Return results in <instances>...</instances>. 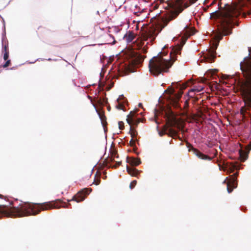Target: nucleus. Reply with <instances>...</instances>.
Instances as JSON below:
<instances>
[{
    "instance_id": "0eeeda50",
    "label": "nucleus",
    "mask_w": 251,
    "mask_h": 251,
    "mask_svg": "<svg viewBox=\"0 0 251 251\" xmlns=\"http://www.w3.org/2000/svg\"><path fill=\"white\" fill-rule=\"evenodd\" d=\"M91 191V188H84L74 195L72 199L68 200V201L70 202L71 201H75L77 202L82 201Z\"/></svg>"
},
{
    "instance_id": "b1692460",
    "label": "nucleus",
    "mask_w": 251,
    "mask_h": 251,
    "mask_svg": "<svg viewBox=\"0 0 251 251\" xmlns=\"http://www.w3.org/2000/svg\"><path fill=\"white\" fill-rule=\"evenodd\" d=\"M137 184V181L136 180H133L130 184L129 187L131 189L134 188L135 186Z\"/></svg>"
},
{
    "instance_id": "9b49d317",
    "label": "nucleus",
    "mask_w": 251,
    "mask_h": 251,
    "mask_svg": "<svg viewBox=\"0 0 251 251\" xmlns=\"http://www.w3.org/2000/svg\"><path fill=\"white\" fill-rule=\"evenodd\" d=\"M216 58V51L214 49L211 50L204 56V58L205 62L208 63H212L214 61Z\"/></svg>"
},
{
    "instance_id": "c9c22d12",
    "label": "nucleus",
    "mask_w": 251,
    "mask_h": 251,
    "mask_svg": "<svg viewBox=\"0 0 251 251\" xmlns=\"http://www.w3.org/2000/svg\"><path fill=\"white\" fill-rule=\"evenodd\" d=\"M142 50H143V52L144 53H146L147 52V50L144 49H143Z\"/></svg>"
},
{
    "instance_id": "f257e3e1",
    "label": "nucleus",
    "mask_w": 251,
    "mask_h": 251,
    "mask_svg": "<svg viewBox=\"0 0 251 251\" xmlns=\"http://www.w3.org/2000/svg\"><path fill=\"white\" fill-rule=\"evenodd\" d=\"M222 0H213L207 8L217 3L218 10L210 13V19L217 23L218 33L216 39L219 41L223 36H226L232 33L235 25H238L237 19L242 11L244 12L242 4H225L222 6ZM246 11H245V12Z\"/></svg>"
},
{
    "instance_id": "bb28decb",
    "label": "nucleus",
    "mask_w": 251,
    "mask_h": 251,
    "mask_svg": "<svg viewBox=\"0 0 251 251\" xmlns=\"http://www.w3.org/2000/svg\"><path fill=\"white\" fill-rule=\"evenodd\" d=\"M118 125L120 129L122 130L124 128V123L123 122H119Z\"/></svg>"
},
{
    "instance_id": "2eb2a0df",
    "label": "nucleus",
    "mask_w": 251,
    "mask_h": 251,
    "mask_svg": "<svg viewBox=\"0 0 251 251\" xmlns=\"http://www.w3.org/2000/svg\"><path fill=\"white\" fill-rule=\"evenodd\" d=\"M186 87H187L186 84H183L182 85L180 86L179 92L175 95L176 98H175L174 100H175V102L176 103V104H177V101L179 100V99L181 97V95L182 94V90L185 89L186 88Z\"/></svg>"
},
{
    "instance_id": "393cba45",
    "label": "nucleus",
    "mask_w": 251,
    "mask_h": 251,
    "mask_svg": "<svg viewBox=\"0 0 251 251\" xmlns=\"http://www.w3.org/2000/svg\"><path fill=\"white\" fill-rule=\"evenodd\" d=\"M11 64V60H7L5 64H4L2 67L4 68H6L10 66Z\"/></svg>"
},
{
    "instance_id": "c756f323",
    "label": "nucleus",
    "mask_w": 251,
    "mask_h": 251,
    "mask_svg": "<svg viewBox=\"0 0 251 251\" xmlns=\"http://www.w3.org/2000/svg\"><path fill=\"white\" fill-rule=\"evenodd\" d=\"M99 115H100V118L102 122H104V121H105V120H106V117H105V115L104 114H99Z\"/></svg>"
},
{
    "instance_id": "dca6fc26",
    "label": "nucleus",
    "mask_w": 251,
    "mask_h": 251,
    "mask_svg": "<svg viewBox=\"0 0 251 251\" xmlns=\"http://www.w3.org/2000/svg\"><path fill=\"white\" fill-rule=\"evenodd\" d=\"M134 38V33L130 31L127 32L124 37V39L128 43L132 42Z\"/></svg>"
},
{
    "instance_id": "9d476101",
    "label": "nucleus",
    "mask_w": 251,
    "mask_h": 251,
    "mask_svg": "<svg viewBox=\"0 0 251 251\" xmlns=\"http://www.w3.org/2000/svg\"><path fill=\"white\" fill-rule=\"evenodd\" d=\"M251 150V145L247 146L245 150H241L239 151L240 157L241 161H245L248 157V154Z\"/></svg>"
},
{
    "instance_id": "1a4fd4ad",
    "label": "nucleus",
    "mask_w": 251,
    "mask_h": 251,
    "mask_svg": "<svg viewBox=\"0 0 251 251\" xmlns=\"http://www.w3.org/2000/svg\"><path fill=\"white\" fill-rule=\"evenodd\" d=\"M238 175V173L236 172L230 176L229 178H228V181L227 182V190L229 193H231L233 189L237 186V177Z\"/></svg>"
},
{
    "instance_id": "4be33fe9",
    "label": "nucleus",
    "mask_w": 251,
    "mask_h": 251,
    "mask_svg": "<svg viewBox=\"0 0 251 251\" xmlns=\"http://www.w3.org/2000/svg\"><path fill=\"white\" fill-rule=\"evenodd\" d=\"M188 107H189V101H188V100H186L185 101L184 106H183V108L184 109V112H185V113L187 112V110H188Z\"/></svg>"
},
{
    "instance_id": "aec40b11",
    "label": "nucleus",
    "mask_w": 251,
    "mask_h": 251,
    "mask_svg": "<svg viewBox=\"0 0 251 251\" xmlns=\"http://www.w3.org/2000/svg\"><path fill=\"white\" fill-rule=\"evenodd\" d=\"M100 174L98 172H97L96 174L95 175V177L93 183L95 184L96 185H98L100 183Z\"/></svg>"
},
{
    "instance_id": "a211bd4d",
    "label": "nucleus",
    "mask_w": 251,
    "mask_h": 251,
    "mask_svg": "<svg viewBox=\"0 0 251 251\" xmlns=\"http://www.w3.org/2000/svg\"><path fill=\"white\" fill-rule=\"evenodd\" d=\"M165 134H168L169 136H171L174 139L176 138H179L177 135V132L176 130L173 129L172 128H169L167 130V132L165 133Z\"/></svg>"
},
{
    "instance_id": "cd10ccee",
    "label": "nucleus",
    "mask_w": 251,
    "mask_h": 251,
    "mask_svg": "<svg viewBox=\"0 0 251 251\" xmlns=\"http://www.w3.org/2000/svg\"><path fill=\"white\" fill-rule=\"evenodd\" d=\"M9 57V52H4L3 59L4 60H7Z\"/></svg>"
},
{
    "instance_id": "5701e85b",
    "label": "nucleus",
    "mask_w": 251,
    "mask_h": 251,
    "mask_svg": "<svg viewBox=\"0 0 251 251\" xmlns=\"http://www.w3.org/2000/svg\"><path fill=\"white\" fill-rule=\"evenodd\" d=\"M203 89V87L195 88L190 90V92H199L202 91Z\"/></svg>"
},
{
    "instance_id": "39448f33",
    "label": "nucleus",
    "mask_w": 251,
    "mask_h": 251,
    "mask_svg": "<svg viewBox=\"0 0 251 251\" xmlns=\"http://www.w3.org/2000/svg\"><path fill=\"white\" fill-rule=\"evenodd\" d=\"M240 68L246 78L242 87V95L246 105L251 109V59L244 58Z\"/></svg>"
},
{
    "instance_id": "473e14b6",
    "label": "nucleus",
    "mask_w": 251,
    "mask_h": 251,
    "mask_svg": "<svg viewBox=\"0 0 251 251\" xmlns=\"http://www.w3.org/2000/svg\"><path fill=\"white\" fill-rule=\"evenodd\" d=\"M228 181V177H226L225 180L223 181V183L227 184V182Z\"/></svg>"
},
{
    "instance_id": "72a5a7b5",
    "label": "nucleus",
    "mask_w": 251,
    "mask_h": 251,
    "mask_svg": "<svg viewBox=\"0 0 251 251\" xmlns=\"http://www.w3.org/2000/svg\"><path fill=\"white\" fill-rule=\"evenodd\" d=\"M234 168H230V170H228L227 172L228 173H231L234 171Z\"/></svg>"
},
{
    "instance_id": "7ed1b4c3",
    "label": "nucleus",
    "mask_w": 251,
    "mask_h": 251,
    "mask_svg": "<svg viewBox=\"0 0 251 251\" xmlns=\"http://www.w3.org/2000/svg\"><path fill=\"white\" fill-rule=\"evenodd\" d=\"M182 47L178 46L172 50L169 59L164 58L161 54L153 57L149 62V68L151 73L157 76L163 73H167L174 61L176 59V56L181 53Z\"/></svg>"
},
{
    "instance_id": "f03ea898",
    "label": "nucleus",
    "mask_w": 251,
    "mask_h": 251,
    "mask_svg": "<svg viewBox=\"0 0 251 251\" xmlns=\"http://www.w3.org/2000/svg\"><path fill=\"white\" fill-rule=\"evenodd\" d=\"M70 205V203L66 204L60 200L41 204L25 202L18 207H8L3 204H0V218L35 215L39 214L41 210H47L53 208L58 209L61 207L68 208Z\"/></svg>"
},
{
    "instance_id": "f704fd0d",
    "label": "nucleus",
    "mask_w": 251,
    "mask_h": 251,
    "mask_svg": "<svg viewBox=\"0 0 251 251\" xmlns=\"http://www.w3.org/2000/svg\"><path fill=\"white\" fill-rule=\"evenodd\" d=\"M142 46V45L141 43H140L139 46L137 48H136V49H139Z\"/></svg>"
},
{
    "instance_id": "c85d7f7f",
    "label": "nucleus",
    "mask_w": 251,
    "mask_h": 251,
    "mask_svg": "<svg viewBox=\"0 0 251 251\" xmlns=\"http://www.w3.org/2000/svg\"><path fill=\"white\" fill-rule=\"evenodd\" d=\"M129 145L131 147H134L135 146V140L133 139V138H132L130 142H129Z\"/></svg>"
},
{
    "instance_id": "4c0bfd02",
    "label": "nucleus",
    "mask_w": 251,
    "mask_h": 251,
    "mask_svg": "<svg viewBox=\"0 0 251 251\" xmlns=\"http://www.w3.org/2000/svg\"><path fill=\"white\" fill-rule=\"evenodd\" d=\"M117 164H118V165H119H119L121 164V162H118L117 163Z\"/></svg>"
},
{
    "instance_id": "f8f14e48",
    "label": "nucleus",
    "mask_w": 251,
    "mask_h": 251,
    "mask_svg": "<svg viewBox=\"0 0 251 251\" xmlns=\"http://www.w3.org/2000/svg\"><path fill=\"white\" fill-rule=\"evenodd\" d=\"M145 56L140 54L135 53L132 59V62L134 65H138L141 64L144 61Z\"/></svg>"
},
{
    "instance_id": "58836bf2",
    "label": "nucleus",
    "mask_w": 251,
    "mask_h": 251,
    "mask_svg": "<svg viewBox=\"0 0 251 251\" xmlns=\"http://www.w3.org/2000/svg\"><path fill=\"white\" fill-rule=\"evenodd\" d=\"M248 14H250V12L248 11Z\"/></svg>"
},
{
    "instance_id": "6ab92c4d",
    "label": "nucleus",
    "mask_w": 251,
    "mask_h": 251,
    "mask_svg": "<svg viewBox=\"0 0 251 251\" xmlns=\"http://www.w3.org/2000/svg\"><path fill=\"white\" fill-rule=\"evenodd\" d=\"M129 133L132 138L136 137L138 134L137 131L133 128L132 125L130 126V131Z\"/></svg>"
},
{
    "instance_id": "423d86ee",
    "label": "nucleus",
    "mask_w": 251,
    "mask_h": 251,
    "mask_svg": "<svg viewBox=\"0 0 251 251\" xmlns=\"http://www.w3.org/2000/svg\"><path fill=\"white\" fill-rule=\"evenodd\" d=\"M127 162L132 166V167L127 166L126 170L128 173L134 176H137L140 173V171L134 168L133 166H138L141 163L140 159L133 157H128Z\"/></svg>"
},
{
    "instance_id": "e433bc0d",
    "label": "nucleus",
    "mask_w": 251,
    "mask_h": 251,
    "mask_svg": "<svg viewBox=\"0 0 251 251\" xmlns=\"http://www.w3.org/2000/svg\"><path fill=\"white\" fill-rule=\"evenodd\" d=\"M142 106V103H139V107H141Z\"/></svg>"
},
{
    "instance_id": "20e7f679",
    "label": "nucleus",
    "mask_w": 251,
    "mask_h": 251,
    "mask_svg": "<svg viewBox=\"0 0 251 251\" xmlns=\"http://www.w3.org/2000/svg\"><path fill=\"white\" fill-rule=\"evenodd\" d=\"M198 0H189V3H183V0H169L165 3L167 5L165 8L171 9V13L165 18L163 19L160 26L162 30L168 23L176 19L182 12L184 9L188 7Z\"/></svg>"
},
{
    "instance_id": "7c9ffc66",
    "label": "nucleus",
    "mask_w": 251,
    "mask_h": 251,
    "mask_svg": "<svg viewBox=\"0 0 251 251\" xmlns=\"http://www.w3.org/2000/svg\"><path fill=\"white\" fill-rule=\"evenodd\" d=\"M139 122H140L139 119H138V120L134 119V121L132 124V126L135 125L136 126H137Z\"/></svg>"
},
{
    "instance_id": "a878e982",
    "label": "nucleus",
    "mask_w": 251,
    "mask_h": 251,
    "mask_svg": "<svg viewBox=\"0 0 251 251\" xmlns=\"http://www.w3.org/2000/svg\"><path fill=\"white\" fill-rule=\"evenodd\" d=\"M2 51L3 52H9L8 45H6V44H5V45H3Z\"/></svg>"
},
{
    "instance_id": "ddd939ff",
    "label": "nucleus",
    "mask_w": 251,
    "mask_h": 251,
    "mask_svg": "<svg viewBox=\"0 0 251 251\" xmlns=\"http://www.w3.org/2000/svg\"><path fill=\"white\" fill-rule=\"evenodd\" d=\"M158 32H156V29L154 28H151L148 30L146 33V37L147 39H151V41L154 40L155 37L157 35Z\"/></svg>"
},
{
    "instance_id": "412c9836",
    "label": "nucleus",
    "mask_w": 251,
    "mask_h": 251,
    "mask_svg": "<svg viewBox=\"0 0 251 251\" xmlns=\"http://www.w3.org/2000/svg\"><path fill=\"white\" fill-rule=\"evenodd\" d=\"M117 101L118 102V104L116 105V107L119 110H123L125 107L124 105L119 102V99H118Z\"/></svg>"
},
{
    "instance_id": "f3484780",
    "label": "nucleus",
    "mask_w": 251,
    "mask_h": 251,
    "mask_svg": "<svg viewBox=\"0 0 251 251\" xmlns=\"http://www.w3.org/2000/svg\"><path fill=\"white\" fill-rule=\"evenodd\" d=\"M135 112L134 111H131L130 113L127 115L126 121L127 123L130 125H132V124L134 122L135 119Z\"/></svg>"
},
{
    "instance_id": "4468645a",
    "label": "nucleus",
    "mask_w": 251,
    "mask_h": 251,
    "mask_svg": "<svg viewBox=\"0 0 251 251\" xmlns=\"http://www.w3.org/2000/svg\"><path fill=\"white\" fill-rule=\"evenodd\" d=\"M181 33L183 34V36L184 37L187 38L190 36L194 34V31L192 28H189L186 26Z\"/></svg>"
},
{
    "instance_id": "2f4dec72",
    "label": "nucleus",
    "mask_w": 251,
    "mask_h": 251,
    "mask_svg": "<svg viewBox=\"0 0 251 251\" xmlns=\"http://www.w3.org/2000/svg\"><path fill=\"white\" fill-rule=\"evenodd\" d=\"M108 37H109V38H112V39L113 40V41H112V42L109 43V44H115V42H116V41L114 40V37H113L112 35H110V34H109V35H108Z\"/></svg>"
},
{
    "instance_id": "6e6552de",
    "label": "nucleus",
    "mask_w": 251,
    "mask_h": 251,
    "mask_svg": "<svg viewBox=\"0 0 251 251\" xmlns=\"http://www.w3.org/2000/svg\"><path fill=\"white\" fill-rule=\"evenodd\" d=\"M187 147L189 149V151H192L198 158L202 160H211L212 158L207 155L204 154L198 149L194 148L193 146L188 142H186Z\"/></svg>"
}]
</instances>
